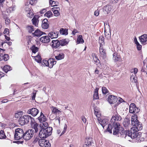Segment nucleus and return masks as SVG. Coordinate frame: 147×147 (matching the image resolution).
I'll return each instance as SVG.
<instances>
[{
  "instance_id": "obj_54",
  "label": "nucleus",
  "mask_w": 147,
  "mask_h": 147,
  "mask_svg": "<svg viewBox=\"0 0 147 147\" xmlns=\"http://www.w3.org/2000/svg\"><path fill=\"white\" fill-rule=\"evenodd\" d=\"M7 43V44L9 45V46H10L12 44V42H2V43H1V45L2 46H3V45H4V44L5 43Z\"/></svg>"
},
{
  "instance_id": "obj_52",
  "label": "nucleus",
  "mask_w": 147,
  "mask_h": 147,
  "mask_svg": "<svg viewBox=\"0 0 147 147\" xmlns=\"http://www.w3.org/2000/svg\"><path fill=\"white\" fill-rule=\"evenodd\" d=\"M37 91L35 90L34 91L32 94V100H34L35 98L36 95V92Z\"/></svg>"
},
{
  "instance_id": "obj_12",
  "label": "nucleus",
  "mask_w": 147,
  "mask_h": 147,
  "mask_svg": "<svg viewBox=\"0 0 147 147\" xmlns=\"http://www.w3.org/2000/svg\"><path fill=\"white\" fill-rule=\"evenodd\" d=\"M117 98L116 96L113 95H110L108 98V101L110 104H113L117 102Z\"/></svg>"
},
{
  "instance_id": "obj_38",
  "label": "nucleus",
  "mask_w": 147,
  "mask_h": 147,
  "mask_svg": "<svg viewBox=\"0 0 147 147\" xmlns=\"http://www.w3.org/2000/svg\"><path fill=\"white\" fill-rule=\"evenodd\" d=\"M35 57V60L38 63H41L42 59L41 58L40 56L37 55L36 56L34 57Z\"/></svg>"
},
{
  "instance_id": "obj_64",
  "label": "nucleus",
  "mask_w": 147,
  "mask_h": 147,
  "mask_svg": "<svg viewBox=\"0 0 147 147\" xmlns=\"http://www.w3.org/2000/svg\"><path fill=\"white\" fill-rule=\"evenodd\" d=\"M137 78L136 77H135L133 78L132 79L134 80V82L136 83L137 82Z\"/></svg>"
},
{
  "instance_id": "obj_37",
  "label": "nucleus",
  "mask_w": 147,
  "mask_h": 147,
  "mask_svg": "<svg viewBox=\"0 0 147 147\" xmlns=\"http://www.w3.org/2000/svg\"><path fill=\"white\" fill-rule=\"evenodd\" d=\"M37 21L38 19L36 18L35 16L32 20V21L33 24L36 26H37L38 25Z\"/></svg>"
},
{
  "instance_id": "obj_41",
  "label": "nucleus",
  "mask_w": 147,
  "mask_h": 147,
  "mask_svg": "<svg viewBox=\"0 0 147 147\" xmlns=\"http://www.w3.org/2000/svg\"><path fill=\"white\" fill-rule=\"evenodd\" d=\"M105 37L107 39H110L111 38V33L110 31L109 32V33H108L107 32H105Z\"/></svg>"
},
{
  "instance_id": "obj_26",
  "label": "nucleus",
  "mask_w": 147,
  "mask_h": 147,
  "mask_svg": "<svg viewBox=\"0 0 147 147\" xmlns=\"http://www.w3.org/2000/svg\"><path fill=\"white\" fill-rule=\"evenodd\" d=\"M55 57L57 60H60L64 58V54L63 53H60L58 55L56 56Z\"/></svg>"
},
{
  "instance_id": "obj_34",
  "label": "nucleus",
  "mask_w": 147,
  "mask_h": 147,
  "mask_svg": "<svg viewBox=\"0 0 147 147\" xmlns=\"http://www.w3.org/2000/svg\"><path fill=\"white\" fill-rule=\"evenodd\" d=\"M38 124L36 123H35L33 124V128L34 129L35 133H37L38 131V129H39V128H38Z\"/></svg>"
},
{
  "instance_id": "obj_63",
  "label": "nucleus",
  "mask_w": 147,
  "mask_h": 147,
  "mask_svg": "<svg viewBox=\"0 0 147 147\" xmlns=\"http://www.w3.org/2000/svg\"><path fill=\"white\" fill-rule=\"evenodd\" d=\"M93 59L94 61H96V60H98V63H100V61L99 60V59L97 57L93 58Z\"/></svg>"
},
{
  "instance_id": "obj_21",
  "label": "nucleus",
  "mask_w": 147,
  "mask_h": 147,
  "mask_svg": "<svg viewBox=\"0 0 147 147\" xmlns=\"http://www.w3.org/2000/svg\"><path fill=\"white\" fill-rule=\"evenodd\" d=\"M48 21L47 19H45L42 21V27L44 29H46L48 28L49 25L48 24Z\"/></svg>"
},
{
  "instance_id": "obj_50",
  "label": "nucleus",
  "mask_w": 147,
  "mask_h": 147,
  "mask_svg": "<svg viewBox=\"0 0 147 147\" xmlns=\"http://www.w3.org/2000/svg\"><path fill=\"white\" fill-rule=\"evenodd\" d=\"M55 122L57 123L58 121L59 124L60 123V117L59 116H56L55 118Z\"/></svg>"
},
{
  "instance_id": "obj_32",
  "label": "nucleus",
  "mask_w": 147,
  "mask_h": 147,
  "mask_svg": "<svg viewBox=\"0 0 147 147\" xmlns=\"http://www.w3.org/2000/svg\"><path fill=\"white\" fill-rule=\"evenodd\" d=\"M130 120L129 119H126V120H125L123 123V124L125 127H128L129 126L130 124Z\"/></svg>"
},
{
  "instance_id": "obj_58",
  "label": "nucleus",
  "mask_w": 147,
  "mask_h": 147,
  "mask_svg": "<svg viewBox=\"0 0 147 147\" xmlns=\"http://www.w3.org/2000/svg\"><path fill=\"white\" fill-rule=\"evenodd\" d=\"M99 11L98 10L95 11L94 13V15L96 16H98L99 14Z\"/></svg>"
},
{
  "instance_id": "obj_61",
  "label": "nucleus",
  "mask_w": 147,
  "mask_h": 147,
  "mask_svg": "<svg viewBox=\"0 0 147 147\" xmlns=\"http://www.w3.org/2000/svg\"><path fill=\"white\" fill-rule=\"evenodd\" d=\"M46 11V10L45 9H43L42 10H41L40 12L41 14H43L45 13Z\"/></svg>"
},
{
  "instance_id": "obj_17",
  "label": "nucleus",
  "mask_w": 147,
  "mask_h": 147,
  "mask_svg": "<svg viewBox=\"0 0 147 147\" xmlns=\"http://www.w3.org/2000/svg\"><path fill=\"white\" fill-rule=\"evenodd\" d=\"M37 119L40 123L45 122L47 120L46 117L42 112H41L40 116L38 117Z\"/></svg>"
},
{
  "instance_id": "obj_6",
  "label": "nucleus",
  "mask_w": 147,
  "mask_h": 147,
  "mask_svg": "<svg viewBox=\"0 0 147 147\" xmlns=\"http://www.w3.org/2000/svg\"><path fill=\"white\" fill-rule=\"evenodd\" d=\"M33 118L29 115H24L20 117L18 121L19 124L21 125H24L25 124H27L29 121L30 120H31L32 121V119Z\"/></svg>"
},
{
  "instance_id": "obj_10",
  "label": "nucleus",
  "mask_w": 147,
  "mask_h": 147,
  "mask_svg": "<svg viewBox=\"0 0 147 147\" xmlns=\"http://www.w3.org/2000/svg\"><path fill=\"white\" fill-rule=\"evenodd\" d=\"M39 113V110L35 108L30 109L27 111V113L28 114H31L33 117L36 116Z\"/></svg>"
},
{
  "instance_id": "obj_39",
  "label": "nucleus",
  "mask_w": 147,
  "mask_h": 147,
  "mask_svg": "<svg viewBox=\"0 0 147 147\" xmlns=\"http://www.w3.org/2000/svg\"><path fill=\"white\" fill-rule=\"evenodd\" d=\"M49 3L52 6H57L58 3L57 1H53V0H50Z\"/></svg>"
},
{
  "instance_id": "obj_18",
  "label": "nucleus",
  "mask_w": 147,
  "mask_h": 147,
  "mask_svg": "<svg viewBox=\"0 0 147 147\" xmlns=\"http://www.w3.org/2000/svg\"><path fill=\"white\" fill-rule=\"evenodd\" d=\"M112 9L111 6L109 5H107L103 8V11L105 14H108L111 11Z\"/></svg>"
},
{
  "instance_id": "obj_40",
  "label": "nucleus",
  "mask_w": 147,
  "mask_h": 147,
  "mask_svg": "<svg viewBox=\"0 0 147 147\" xmlns=\"http://www.w3.org/2000/svg\"><path fill=\"white\" fill-rule=\"evenodd\" d=\"M52 11H53L55 16H58L60 15V13L58 11V10L55 9V8H52Z\"/></svg>"
},
{
  "instance_id": "obj_42",
  "label": "nucleus",
  "mask_w": 147,
  "mask_h": 147,
  "mask_svg": "<svg viewBox=\"0 0 147 147\" xmlns=\"http://www.w3.org/2000/svg\"><path fill=\"white\" fill-rule=\"evenodd\" d=\"M52 13L50 11H49L47 12L45 14L44 16H47L48 18H49L52 16Z\"/></svg>"
},
{
  "instance_id": "obj_45",
  "label": "nucleus",
  "mask_w": 147,
  "mask_h": 147,
  "mask_svg": "<svg viewBox=\"0 0 147 147\" xmlns=\"http://www.w3.org/2000/svg\"><path fill=\"white\" fill-rule=\"evenodd\" d=\"M102 92L103 94H106L109 91L107 88L105 87H103L102 88Z\"/></svg>"
},
{
  "instance_id": "obj_16",
  "label": "nucleus",
  "mask_w": 147,
  "mask_h": 147,
  "mask_svg": "<svg viewBox=\"0 0 147 147\" xmlns=\"http://www.w3.org/2000/svg\"><path fill=\"white\" fill-rule=\"evenodd\" d=\"M140 41L143 44L147 43V34H144L139 37Z\"/></svg>"
},
{
  "instance_id": "obj_60",
  "label": "nucleus",
  "mask_w": 147,
  "mask_h": 147,
  "mask_svg": "<svg viewBox=\"0 0 147 147\" xmlns=\"http://www.w3.org/2000/svg\"><path fill=\"white\" fill-rule=\"evenodd\" d=\"M81 119L84 123H86V119L84 116H82L81 117Z\"/></svg>"
},
{
  "instance_id": "obj_53",
  "label": "nucleus",
  "mask_w": 147,
  "mask_h": 147,
  "mask_svg": "<svg viewBox=\"0 0 147 147\" xmlns=\"http://www.w3.org/2000/svg\"><path fill=\"white\" fill-rule=\"evenodd\" d=\"M5 23L6 24H9L10 20L8 18V17H7V18L5 19Z\"/></svg>"
},
{
  "instance_id": "obj_19",
  "label": "nucleus",
  "mask_w": 147,
  "mask_h": 147,
  "mask_svg": "<svg viewBox=\"0 0 147 147\" xmlns=\"http://www.w3.org/2000/svg\"><path fill=\"white\" fill-rule=\"evenodd\" d=\"M58 32L57 31L51 32L49 33L48 35L51 39L57 38L58 36Z\"/></svg>"
},
{
  "instance_id": "obj_29",
  "label": "nucleus",
  "mask_w": 147,
  "mask_h": 147,
  "mask_svg": "<svg viewBox=\"0 0 147 147\" xmlns=\"http://www.w3.org/2000/svg\"><path fill=\"white\" fill-rule=\"evenodd\" d=\"M99 42L101 46H102L103 44H104V38L103 36H100L99 38Z\"/></svg>"
},
{
  "instance_id": "obj_22",
  "label": "nucleus",
  "mask_w": 147,
  "mask_h": 147,
  "mask_svg": "<svg viewBox=\"0 0 147 147\" xmlns=\"http://www.w3.org/2000/svg\"><path fill=\"white\" fill-rule=\"evenodd\" d=\"M113 59L115 62L120 61L121 59V57L120 55L118 54L116 52L113 55Z\"/></svg>"
},
{
  "instance_id": "obj_35",
  "label": "nucleus",
  "mask_w": 147,
  "mask_h": 147,
  "mask_svg": "<svg viewBox=\"0 0 147 147\" xmlns=\"http://www.w3.org/2000/svg\"><path fill=\"white\" fill-rule=\"evenodd\" d=\"M92 142V139L90 138H88V139L86 138L85 141V143L87 144L88 146L91 145Z\"/></svg>"
},
{
  "instance_id": "obj_57",
  "label": "nucleus",
  "mask_w": 147,
  "mask_h": 147,
  "mask_svg": "<svg viewBox=\"0 0 147 147\" xmlns=\"http://www.w3.org/2000/svg\"><path fill=\"white\" fill-rule=\"evenodd\" d=\"M2 13L3 16V18L4 19L7 18L8 17L7 15H6L4 13V12L3 11H2Z\"/></svg>"
},
{
  "instance_id": "obj_3",
  "label": "nucleus",
  "mask_w": 147,
  "mask_h": 147,
  "mask_svg": "<svg viewBox=\"0 0 147 147\" xmlns=\"http://www.w3.org/2000/svg\"><path fill=\"white\" fill-rule=\"evenodd\" d=\"M112 130L113 131V134L114 135H119V134H120L121 136H125V137L126 136H127L130 137V136L129 135H131V130L125 131L122 127H120V125L119 127H118L117 128L115 127L112 129ZM122 137H123V136Z\"/></svg>"
},
{
  "instance_id": "obj_44",
  "label": "nucleus",
  "mask_w": 147,
  "mask_h": 147,
  "mask_svg": "<svg viewBox=\"0 0 147 147\" xmlns=\"http://www.w3.org/2000/svg\"><path fill=\"white\" fill-rule=\"evenodd\" d=\"M9 59V56L7 54H4L3 55V59L4 61H6Z\"/></svg>"
},
{
  "instance_id": "obj_27",
  "label": "nucleus",
  "mask_w": 147,
  "mask_h": 147,
  "mask_svg": "<svg viewBox=\"0 0 147 147\" xmlns=\"http://www.w3.org/2000/svg\"><path fill=\"white\" fill-rule=\"evenodd\" d=\"M84 42V41L83 39L82 36L80 35L78 36L77 40V44L80 43H83Z\"/></svg>"
},
{
  "instance_id": "obj_4",
  "label": "nucleus",
  "mask_w": 147,
  "mask_h": 147,
  "mask_svg": "<svg viewBox=\"0 0 147 147\" xmlns=\"http://www.w3.org/2000/svg\"><path fill=\"white\" fill-rule=\"evenodd\" d=\"M130 137L132 139H136V142H140L144 141V139L142 136V133L141 132H138L135 129L134 127H132L131 129Z\"/></svg>"
},
{
  "instance_id": "obj_2",
  "label": "nucleus",
  "mask_w": 147,
  "mask_h": 147,
  "mask_svg": "<svg viewBox=\"0 0 147 147\" xmlns=\"http://www.w3.org/2000/svg\"><path fill=\"white\" fill-rule=\"evenodd\" d=\"M38 128L40 129L38 136L41 139L46 138L51 135L52 134V128L51 127H49L45 128L40 125H39Z\"/></svg>"
},
{
  "instance_id": "obj_28",
  "label": "nucleus",
  "mask_w": 147,
  "mask_h": 147,
  "mask_svg": "<svg viewBox=\"0 0 147 147\" xmlns=\"http://www.w3.org/2000/svg\"><path fill=\"white\" fill-rule=\"evenodd\" d=\"M26 28L28 32L30 33H32L33 31H34V27L32 26H27L26 27Z\"/></svg>"
},
{
  "instance_id": "obj_8",
  "label": "nucleus",
  "mask_w": 147,
  "mask_h": 147,
  "mask_svg": "<svg viewBox=\"0 0 147 147\" xmlns=\"http://www.w3.org/2000/svg\"><path fill=\"white\" fill-rule=\"evenodd\" d=\"M34 131L33 129H30L24 132V139L26 140H28L32 138L34 136Z\"/></svg>"
},
{
  "instance_id": "obj_43",
  "label": "nucleus",
  "mask_w": 147,
  "mask_h": 147,
  "mask_svg": "<svg viewBox=\"0 0 147 147\" xmlns=\"http://www.w3.org/2000/svg\"><path fill=\"white\" fill-rule=\"evenodd\" d=\"M49 63V60H43L42 62V64L44 66H48Z\"/></svg>"
},
{
  "instance_id": "obj_1",
  "label": "nucleus",
  "mask_w": 147,
  "mask_h": 147,
  "mask_svg": "<svg viewBox=\"0 0 147 147\" xmlns=\"http://www.w3.org/2000/svg\"><path fill=\"white\" fill-rule=\"evenodd\" d=\"M121 119V116L118 113L112 116L110 123L108 125L107 131L110 133H112V129L115 127L117 128L120 125L119 122L120 121Z\"/></svg>"
},
{
  "instance_id": "obj_31",
  "label": "nucleus",
  "mask_w": 147,
  "mask_h": 147,
  "mask_svg": "<svg viewBox=\"0 0 147 147\" xmlns=\"http://www.w3.org/2000/svg\"><path fill=\"white\" fill-rule=\"evenodd\" d=\"M30 49L32 52L34 53H35L38 51V48L36 47L35 45H33Z\"/></svg>"
},
{
  "instance_id": "obj_46",
  "label": "nucleus",
  "mask_w": 147,
  "mask_h": 147,
  "mask_svg": "<svg viewBox=\"0 0 147 147\" xmlns=\"http://www.w3.org/2000/svg\"><path fill=\"white\" fill-rule=\"evenodd\" d=\"M44 145L45 147H50L51 146V144L49 142V141L46 140H45V142H44Z\"/></svg>"
},
{
  "instance_id": "obj_24",
  "label": "nucleus",
  "mask_w": 147,
  "mask_h": 147,
  "mask_svg": "<svg viewBox=\"0 0 147 147\" xmlns=\"http://www.w3.org/2000/svg\"><path fill=\"white\" fill-rule=\"evenodd\" d=\"M99 123L104 128L105 126L107 124L108 120L107 119H101L99 121Z\"/></svg>"
},
{
  "instance_id": "obj_7",
  "label": "nucleus",
  "mask_w": 147,
  "mask_h": 147,
  "mask_svg": "<svg viewBox=\"0 0 147 147\" xmlns=\"http://www.w3.org/2000/svg\"><path fill=\"white\" fill-rule=\"evenodd\" d=\"M14 138L16 140H18L22 138H24V132L22 129L18 128L15 130Z\"/></svg>"
},
{
  "instance_id": "obj_62",
  "label": "nucleus",
  "mask_w": 147,
  "mask_h": 147,
  "mask_svg": "<svg viewBox=\"0 0 147 147\" xmlns=\"http://www.w3.org/2000/svg\"><path fill=\"white\" fill-rule=\"evenodd\" d=\"M138 71V69L137 68H134V71H133L134 73L135 74H136V73H137Z\"/></svg>"
},
{
  "instance_id": "obj_56",
  "label": "nucleus",
  "mask_w": 147,
  "mask_h": 147,
  "mask_svg": "<svg viewBox=\"0 0 147 147\" xmlns=\"http://www.w3.org/2000/svg\"><path fill=\"white\" fill-rule=\"evenodd\" d=\"M9 30L7 28H6L3 32V33L4 34H8L9 33Z\"/></svg>"
},
{
  "instance_id": "obj_36",
  "label": "nucleus",
  "mask_w": 147,
  "mask_h": 147,
  "mask_svg": "<svg viewBox=\"0 0 147 147\" xmlns=\"http://www.w3.org/2000/svg\"><path fill=\"white\" fill-rule=\"evenodd\" d=\"M6 137V136L5 134L4 131L1 130L0 131V139L5 138Z\"/></svg>"
},
{
  "instance_id": "obj_20",
  "label": "nucleus",
  "mask_w": 147,
  "mask_h": 147,
  "mask_svg": "<svg viewBox=\"0 0 147 147\" xmlns=\"http://www.w3.org/2000/svg\"><path fill=\"white\" fill-rule=\"evenodd\" d=\"M60 46H63L68 44L69 42V40L68 38L63 39L62 40H60Z\"/></svg>"
},
{
  "instance_id": "obj_14",
  "label": "nucleus",
  "mask_w": 147,
  "mask_h": 147,
  "mask_svg": "<svg viewBox=\"0 0 147 147\" xmlns=\"http://www.w3.org/2000/svg\"><path fill=\"white\" fill-rule=\"evenodd\" d=\"M43 34H46V33L40 31L38 29L36 30L34 32L32 33V35H33L34 36H36L40 37Z\"/></svg>"
},
{
  "instance_id": "obj_51",
  "label": "nucleus",
  "mask_w": 147,
  "mask_h": 147,
  "mask_svg": "<svg viewBox=\"0 0 147 147\" xmlns=\"http://www.w3.org/2000/svg\"><path fill=\"white\" fill-rule=\"evenodd\" d=\"M137 45V48L138 50H140L142 48V45L140 44L139 43L136 44Z\"/></svg>"
},
{
  "instance_id": "obj_59",
  "label": "nucleus",
  "mask_w": 147,
  "mask_h": 147,
  "mask_svg": "<svg viewBox=\"0 0 147 147\" xmlns=\"http://www.w3.org/2000/svg\"><path fill=\"white\" fill-rule=\"evenodd\" d=\"M43 125H41V126H43L44 128L46 127L47 128V127L48 125V123L46 122H45L44 123H43Z\"/></svg>"
},
{
  "instance_id": "obj_48",
  "label": "nucleus",
  "mask_w": 147,
  "mask_h": 147,
  "mask_svg": "<svg viewBox=\"0 0 147 147\" xmlns=\"http://www.w3.org/2000/svg\"><path fill=\"white\" fill-rule=\"evenodd\" d=\"M22 113V112L20 111L19 112L16 113L15 114V117L16 118H18L20 117V116Z\"/></svg>"
},
{
  "instance_id": "obj_23",
  "label": "nucleus",
  "mask_w": 147,
  "mask_h": 147,
  "mask_svg": "<svg viewBox=\"0 0 147 147\" xmlns=\"http://www.w3.org/2000/svg\"><path fill=\"white\" fill-rule=\"evenodd\" d=\"M49 62L48 66L50 68H52L53 65L55 64L56 63V61H55V59H53L52 58L49 59Z\"/></svg>"
},
{
  "instance_id": "obj_11",
  "label": "nucleus",
  "mask_w": 147,
  "mask_h": 147,
  "mask_svg": "<svg viewBox=\"0 0 147 147\" xmlns=\"http://www.w3.org/2000/svg\"><path fill=\"white\" fill-rule=\"evenodd\" d=\"M100 56L103 59H105L106 57V50L104 49L102 46L100 45L99 47Z\"/></svg>"
},
{
  "instance_id": "obj_55",
  "label": "nucleus",
  "mask_w": 147,
  "mask_h": 147,
  "mask_svg": "<svg viewBox=\"0 0 147 147\" xmlns=\"http://www.w3.org/2000/svg\"><path fill=\"white\" fill-rule=\"evenodd\" d=\"M57 110L58 109L56 108H53V109L52 110V112L53 113L55 114H57Z\"/></svg>"
},
{
  "instance_id": "obj_13",
  "label": "nucleus",
  "mask_w": 147,
  "mask_h": 147,
  "mask_svg": "<svg viewBox=\"0 0 147 147\" xmlns=\"http://www.w3.org/2000/svg\"><path fill=\"white\" fill-rule=\"evenodd\" d=\"M51 45L53 48L56 49L60 46L59 40H53L51 43Z\"/></svg>"
},
{
  "instance_id": "obj_25",
  "label": "nucleus",
  "mask_w": 147,
  "mask_h": 147,
  "mask_svg": "<svg viewBox=\"0 0 147 147\" xmlns=\"http://www.w3.org/2000/svg\"><path fill=\"white\" fill-rule=\"evenodd\" d=\"M99 88H96L95 89L93 95V99H99L98 91Z\"/></svg>"
},
{
  "instance_id": "obj_49",
  "label": "nucleus",
  "mask_w": 147,
  "mask_h": 147,
  "mask_svg": "<svg viewBox=\"0 0 147 147\" xmlns=\"http://www.w3.org/2000/svg\"><path fill=\"white\" fill-rule=\"evenodd\" d=\"M94 114L97 117L99 116V110L96 108H95L94 110Z\"/></svg>"
},
{
  "instance_id": "obj_33",
  "label": "nucleus",
  "mask_w": 147,
  "mask_h": 147,
  "mask_svg": "<svg viewBox=\"0 0 147 147\" xmlns=\"http://www.w3.org/2000/svg\"><path fill=\"white\" fill-rule=\"evenodd\" d=\"M11 69V68L9 65H7L5 66L3 68V70L6 73H7V72Z\"/></svg>"
},
{
  "instance_id": "obj_47",
  "label": "nucleus",
  "mask_w": 147,
  "mask_h": 147,
  "mask_svg": "<svg viewBox=\"0 0 147 147\" xmlns=\"http://www.w3.org/2000/svg\"><path fill=\"white\" fill-rule=\"evenodd\" d=\"M45 142V140H42V139H40L39 140L38 142L40 146H42V145L44 144V142Z\"/></svg>"
},
{
  "instance_id": "obj_5",
  "label": "nucleus",
  "mask_w": 147,
  "mask_h": 147,
  "mask_svg": "<svg viewBox=\"0 0 147 147\" xmlns=\"http://www.w3.org/2000/svg\"><path fill=\"white\" fill-rule=\"evenodd\" d=\"M138 116L137 115L134 114L131 117V124L134 126H135L136 130H140L142 129V124L137 119Z\"/></svg>"
},
{
  "instance_id": "obj_15",
  "label": "nucleus",
  "mask_w": 147,
  "mask_h": 147,
  "mask_svg": "<svg viewBox=\"0 0 147 147\" xmlns=\"http://www.w3.org/2000/svg\"><path fill=\"white\" fill-rule=\"evenodd\" d=\"M49 36H45L41 37L40 39V40L42 42L44 43H48L50 41V39Z\"/></svg>"
},
{
  "instance_id": "obj_30",
  "label": "nucleus",
  "mask_w": 147,
  "mask_h": 147,
  "mask_svg": "<svg viewBox=\"0 0 147 147\" xmlns=\"http://www.w3.org/2000/svg\"><path fill=\"white\" fill-rule=\"evenodd\" d=\"M60 34L62 35H67L68 34L67 30L64 29L63 28H61L60 30Z\"/></svg>"
},
{
  "instance_id": "obj_9",
  "label": "nucleus",
  "mask_w": 147,
  "mask_h": 147,
  "mask_svg": "<svg viewBox=\"0 0 147 147\" xmlns=\"http://www.w3.org/2000/svg\"><path fill=\"white\" fill-rule=\"evenodd\" d=\"M129 112L130 113H135L134 114L137 115L140 111V109L136 107V105L134 103H131L129 107Z\"/></svg>"
}]
</instances>
